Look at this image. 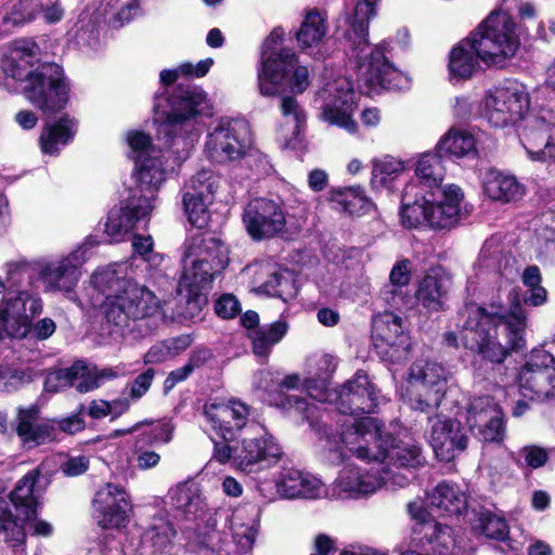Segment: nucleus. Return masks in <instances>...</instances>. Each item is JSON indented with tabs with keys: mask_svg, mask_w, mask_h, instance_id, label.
<instances>
[{
	"mask_svg": "<svg viewBox=\"0 0 555 555\" xmlns=\"http://www.w3.org/2000/svg\"><path fill=\"white\" fill-rule=\"evenodd\" d=\"M351 57L357 62V79L359 88L366 94L379 93L380 90L403 91L410 89V78L388 61L383 44H365L357 48L352 42H346Z\"/></svg>",
	"mask_w": 555,
	"mask_h": 555,
	"instance_id": "nucleus-9",
	"label": "nucleus"
},
{
	"mask_svg": "<svg viewBox=\"0 0 555 555\" xmlns=\"http://www.w3.org/2000/svg\"><path fill=\"white\" fill-rule=\"evenodd\" d=\"M281 120L278 126V138L285 146L297 140L301 132L307 115L298 101L289 95L281 99Z\"/></svg>",
	"mask_w": 555,
	"mask_h": 555,
	"instance_id": "nucleus-36",
	"label": "nucleus"
},
{
	"mask_svg": "<svg viewBox=\"0 0 555 555\" xmlns=\"http://www.w3.org/2000/svg\"><path fill=\"white\" fill-rule=\"evenodd\" d=\"M519 48L515 23L504 11L492 12L469 37L450 52L449 72L453 78H470L480 63L500 65Z\"/></svg>",
	"mask_w": 555,
	"mask_h": 555,
	"instance_id": "nucleus-6",
	"label": "nucleus"
},
{
	"mask_svg": "<svg viewBox=\"0 0 555 555\" xmlns=\"http://www.w3.org/2000/svg\"><path fill=\"white\" fill-rule=\"evenodd\" d=\"M436 150L456 158L469 157L476 154V140L467 130L453 127L440 138Z\"/></svg>",
	"mask_w": 555,
	"mask_h": 555,
	"instance_id": "nucleus-42",
	"label": "nucleus"
},
{
	"mask_svg": "<svg viewBox=\"0 0 555 555\" xmlns=\"http://www.w3.org/2000/svg\"><path fill=\"white\" fill-rule=\"evenodd\" d=\"M430 443L436 456L441 461H451L456 452L467 447V436L456 420L437 416L433 423Z\"/></svg>",
	"mask_w": 555,
	"mask_h": 555,
	"instance_id": "nucleus-27",
	"label": "nucleus"
},
{
	"mask_svg": "<svg viewBox=\"0 0 555 555\" xmlns=\"http://www.w3.org/2000/svg\"><path fill=\"white\" fill-rule=\"evenodd\" d=\"M247 270L254 273V291L257 294L287 300L284 288L289 286V281L279 273L274 263L259 262L247 267Z\"/></svg>",
	"mask_w": 555,
	"mask_h": 555,
	"instance_id": "nucleus-37",
	"label": "nucleus"
},
{
	"mask_svg": "<svg viewBox=\"0 0 555 555\" xmlns=\"http://www.w3.org/2000/svg\"><path fill=\"white\" fill-rule=\"evenodd\" d=\"M253 149L251 131L244 119H220L209 129L204 153L216 164H230L243 159Z\"/></svg>",
	"mask_w": 555,
	"mask_h": 555,
	"instance_id": "nucleus-11",
	"label": "nucleus"
},
{
	"mask_svg": "<svg viewBox=\"0 0 555 555\" xmlns=\"http://www.w3.org/2000/svg\"><path fill=\"white\" fill-rule=\"evenodd\" d=\"M446 389L443 367L433 361L417 360L402 384V397L413 410L429 412L440 405Z\"/></svg>",
	"mask_w": 555,
	"mask_h": 555,
	"instance_id": "nucleus-10",
	"label": "nucleus"
},
{
	"mask_svg": "<svg viewBox=\"0 0 555 555\" xmlns=\"http://www.w3.org/2000/svg\"><path fill=\"white\" fill-rule=\"evenodd\" d=\"M70 85L63 68L44 64L27 76L23 93L35 107L54 113L63 109L69 100Z\"/></svg>",
	"mask_w": 555,
	"mask_h": 555,
	"instance_id": "nucleus-13",
	"label": "nucleus"
},
{
	"mask_svg": "<svg viewBox=\"0 0 555 555\" xmlns=\"http://www.w3.org/2000/svg\"><path fill=\"white\" fill-rule=\"evenodd\" d=\"M548 451L538 446H526L518 452L517 464L519 467H529L537 469L546 464L548 461Z\"/></svg>",
	"mask_w": 555,
	"mask_h": 555,
	"instance_id": "nucleus-57",
	"label": "nucleus"
},
{
	"mask_svg": "<svg viewBox=\"0 0 555 555\" xmlns=\"http://www.w3.org/2000/svg\"><path fill=\"white\" fill-rule=\"evenodd\" d=\"M140 13L139 0H129L111 18L109 23L114 28H120L132 21Z\"/></svg>",
	"mask_w": 555,
	"mask_h": 555,
	"instance_id": "nucleus-64",
	"label": "nucleus"
},
{
	"mask_svg": "<svg viewBox=\"0 0 555 555\" xmlns=\"http://www.w3.org/2000/svg\"><path fill=\"white\" fill-rule=\"evenodd\" d=\"M125 263H112L99 268L90 279L87 292L90 305H100L101 312L108 324L118 330L128 327L132 322L150 319L160 309L157 296L146 286L126 278Z\"/></svg>",
	"mask_w": 555,
	"mask_h": 555,
	"instance_id": "nucleus-5",
	"label": "nucleus"
},
{
	"mask_svg": "<svg viewBox=\"0 0 555 555\" xmlns=\"http://www.w3.org/2000/svg\"><path fill=\"white\" fill-rule=\"evenodd\" d=\"M555 389V358L544 349H534L519 373V390L524 398L544 400Z\"/></svg>",
	"mask_w": 555,
	"mask_h": 555,
	"instance_id": "nucleus-21",
	"label": "nucleus"
},
{
	"mask_svg": "<svg viewBox=\"0 0 555 555\" xmlns=\"http://www.w3.org/2000/svg\"><path fill=\"white\" fill-rule=\"evenodd\" d=\"M15 430L25 449H34L55 438L54 426L40 418V410L36 404L18 408Z\"/></svg>",
	"mask_w": 555,
	"mask_h": 555,
	"instance_id": "nucleus-28",
	"label": "nucleus"
},
{
	"mask_svg": "<svg viewBox=\"0 0 555 555\" xmlns=\"http://www.w3.org/2000/svg\"><path fill=\"white\" fill-rule=\"evenodd\" d=\"M17 519L20 524L24 525V534L26 532H30L36 537H49L53 532V527L48 521L38 519L36 514L34 516L25 517V515H17Z\"/></svg>",
	"mask_w": 555,
	"mask_h": 555,
	"instance_id": "nucleus-63",
	"label": "nucleus"
},
{
	"mask_svg": "<svg viewBox=\"0 0 555 555\" xmlns=\"http://www.w3.org/2000/svg\"><path fill=\"white\" fill-rule=\"evenodd\" d=\"M282 498L320 500L327 499L328 486L319 477L296 468L283 469L280 474Z\"/></svg>",
	"mask_w": 555,
	"mask_h": 555,
	"instance_id": "nucleus-30",
	"label": "nucleus"
},
{
	"mask_svg": "<svg viewBox=\"0 0 555 555\" xmlns=\"http://www.w3.org/2000/svg\"><path fill=\"white\" fill-rule=\"evenodd\" d=\"M220 177L209 169H202L184 184L183 206L189 221L203 228L208 221V206L219 189Z\"/></svg>",
	"mask_w": 555,
	"mask_h": 555,
	"instance_id": "nucleus-22",
	"label": "nucleus"
},
{
	"mask_svg": "<svg viewBox=\"0 0 555 555\" xmlns=\"http://www.w3.org/2000/svg\"><path fill=\"white\" fill-rule=\"evenodd\" d=\"M154 209L149 203L142 204L135 195L128 198L125 206L113 208L105 222V233L112 241H119L132 230L138 222L145 220Z\"/></svg>",
	"mask_w": 555,
	"mask_h": 555,
	"instance_id": "nucleus-31",
	"label": "nucleus"
},
{
	"mask_svg": "<svg viewBox=\"0 0 555 555\" xmlns=\"http://www.w3.org/2000/svg\"><path fill=\"white\" fill-rule=\"evenodd\" d=\"M260 511L255 505L237 508L231 518L233 542L242 551H250L259 530Z\"/></svg>",
	"mask_w": 555,
	"mask_h": 555,
	"instance_id": "nucleus-35",
	"label": "nucleus"
},
{
	"mask_svg": "<svg viewBox=\"0 0 555 555\" xmlns=\"http://www.w3.org/2000/svg\"><path fill=\"white\" fill-rule=\"evenodd\" d=\"M175 535L172 524L162 516H155L142 533L141 540L153 553H163L171 545Z\"/></svg>",
	"mask_w": 555,
	"mask_h": 555,
	"instance_id": "nucleus-45",
	"label": "nucleus"
},
{
	"mask_svg": "<svg viewBox=\"0 0 555 555\" xmlns=\"http://www.w3.org/2000/svg\"><path fill=\"white\" fill-rule=\"evenodd\" d=\"M473 435L486 442H502L505 436L503 412L491 397L474 398L467 410Z\"/></svg>",
	"mask_w": 555,
	"mask_h": 555,
	"instance_id": "nucleus-25",
	"label": "nucleus"
},
{
	"mask_svg": "<svg viewBox=\"0 0 555 555\" xmlns=\"http://www.w3.org/2000/svg\"><path fill=\"white\" fill-rule=\"evenodd\" d=\"M314 102L320 109L321 120L350 134L358 131V124L353 119L357 108L356 93L349 78L337 76L327 79L317 92Z\"/></svg>",
	"mask_w": 555,
	"mask_h": 555,
	"instance_id": "nucleus-12",
	"label": "nucleus"
},
{
	"mask_svg": "<svg viewBox=\"0 0 555 555\" xmlns=\"http://www.w3.org/2000/svg\"><path fill=\"white\" fill-rule=\"evenodd\" d=\"M119 375L120 372L114 367L98 370L96 367L91 369L85 364V373L81 375L82 380L78 382L76 389L81 393L88 392L100 387L104 380L114 379Z\"/></svg>",
	"mask_w": 555,
	"mask_h": 555,
	"instance_id": "nucleus-54",
	"label": "nucleus"
},
{
	"mask_svg": "<svg viewBox=\"0 0 555 555\" xmlns=\"http://www.w3.org/2000/svg\"><path fill=\"white\" fill-rule=\"evenodd\" d=\"M83 373L85 362L82 361H77L69 367L50 372L44 380V389L48 392H57L67 387H76L78 382L82 380Z\"/></svg>",
	"mask_w": 555,
	"mask_h": 555,
	"instance_id": "nucleus-52",
	"label": "nucleus"
},
{
	"mask_svg": "<svg viewBox=\"0 0 555 555\" xmlns=\"http://www.w3.org/2000/svg\"><path fill=\"white\" fill-rule=\"evenodd\" d=\"M483 191L494 201L511 202L521 197L524 186L514 176L489 170L483 178Z\"/></svg>",
	"mask_w": 555,
	"mask_h": 555,
	"instance_id": "nucleus-41",
	"label": "nucleus"
},
{
	"mask_svg": "<svg viewBox=\"0 0 555 555\" xmlns=\"http://www.w3.org/2000/svg\"><path fill=\"white\" fill-rule=\"evenodd\" d=\"M44 0H15L0 10V30L11 31L13 28L31 23L41 12Z\"/></svg>",
	"mask_w": 555,
	"mask_h": 555,
	"instance_id": "nucleus-38",
	"label": "nucleus"
},
{
	"mask_svg": "<svg viewBox=\"0 0 555 555\" xmlns=\"http://www.w3.org/2000/svg\"><path fill=\"white\" fill-rule=\"evenodd\" d=\"M31 276L30 268L25 263H10L7 269V293L16 296L18 292H24L21 286Z\"/></svg>",
	"mask_w": 555,
	"mask_h": 555,
	"instance_id": "nucleus-58",
	"label": "nucleus"
},
{
	"mask_svg": "<svg viewBox=\"0 0 555 555\" xmlns=\"http://www.w3.org/2000/svg\"><path fill=\"white\" fill-rule=\"evenodd\" d=\"M286 406L295 409L297 412L302 413L304 417L313 425L314 421L319 417V406L313 402H308L306 399L298 396H288L286 398Z\"/></svg>",
	"mask_w": 555,
	"mask_h": 555,
	"instance_id": "nucleus-61",
	"label": "nucleus"
},
{
	"mask_svg": "<svg viewBox=\"0 0 555 555\" xmlns=\"http://www.w3.org/2000/svg\"><path fill=\"white\" fill-rule=\"evenodd\" d=\"M37 477V470L28 472L11 492L10 501L16 515H25L27 518L37 514V498L34 491Z\"/></svg>",
	"mask_w": 555,
	"mask_h": 555,
	"instance_id": "nucleus-43",
	"label": "nucleus"
},
{
	"mask_svg": "<svg viewBox=\"0 0 555 555\" xmlns=\"http://www.w3.org/2000/svg\"><path fill=\"white\" fill-rule=\"evenodd\" d=\"M332 461L347 457L344 449L361 460L379 462V467L367 468L354 464L345 465L335 480L328 485L331 501L360 500L375 493L384 486L404 487L409 477L400 469L415 468L424 464L421 449L411 439L398 440L386 433L379 421L366 417L353 422L338 436L323 425Z\"/></svg>",
	"mask_w": 555,
	"mask_h": 555,
	"instance_id": "nucleus-1",
	"label": "nucleus"
},
{
	"mask_svg": "<svg viewBox=\"0 0 555 555\" xmlns=\"http://www.w3.org/2000/svg\"><path fill=\"white\" fill-rule=\"evenodd\" d=\"M377 2L378 0H357L351 8L346 7L344 31L346 42H352L357 48L365 44L370 21L376 15Z\"/></svg>",
	"mask_w": 555,
	"mask_h": 555,
	"instance_id": "nucleus-32",
	"label": "nucleus"
},
{
	"mask_svg": "<svg viewBox=\"0 0 555 555\" xmlns=\"http://www.w3.org/2000/svg\"><path fill=\"white\" fill-rule=\"evenodd\" d=\"M460 339L463 346L483 359L501 363L511 351L525 346L526 317L521 309L506 310L467 304L460 312Z\"/></svg>",
	"mask_w": 555,
	"mask_h": 555,
	"instance_id": "nucleus-4",
	"label": "nucleus"
},
{
	"mask_svg": "<svg viewBox=\"0 0 555 555\" xmlns=\"http://www.w3.org/2000/svg\"><path fill=\"white\" fill-rule=\"evenodd\" d=\"M373 336L380 353L391 362L404 359L409 352L410 339L401 317L385 311L372 320Z\"/></svg>",
	"mask_w": 555,
	"mask_h": 555,
	"instance_id": "nucleus-23",
	"label": "nucleus"
},
{
	"mask_svg": "<svg viewBox=\"0 0 555 555\" xmlns=\"http://www.w3.org/2000/svg\"><path fill=\"white\" fill-rule=\"evenodd\" d=\"M126 141L129 146V157L135 163L154 155L169 154L168 149L162 142V147L156 149L152 144L151 137L140 130H130L126 133Z\"/></svg>",
	"mask_w": 555,
	"mask_h": 555,
	"instance_id": "nucleus-51",
	"label": "nucleus"
},
{
	"mask_svg": "<svg viewBox=\"0 0 555 555\" xmlns=\"http://www.w3.org/2000/svg\"><path fill=\"white\" fill-rule=\"evenodd\" d=\"M204 416L211 430L224 441L233 440L249 425V408L238 400L208 401L204 405Z\"/></svg>",
	"mask_w": 555,
	"mask_h": 555,
	"instance_id": "nucleus-24",
	"label": "nucleus"
},
{
	"mask_svg": "<svg viewBox=\"0 0 555 555\" xmlns=\"http://www.w3.org/2000/svg\"><path fill=\"white\" fill-rule=\"evenodd\" d=\"M2 532L13 542V546L25 542L24 525L18 522L17 515L4 502H0V533Z\"/></svg>",
	"mask_w": 555,
	"mask_h": 555,
	"instance_id": "nucleus-53",
	"label": "nucleus"
},
{
	"mask_svg": "<svg viewBox=\"0 0 555 555\" xmlns=\"http://www.w3.org/2000/svg\"><path fill=\"white\" fill-rule=\"evenodd\" d=\"M433 512L440 516H457L467 508L466 493L453 482H440L427 493Z\"/></svg>",
	"mask_w": 555,
	"mask_h": 555,
	"instance_id": "nucleus-33",
	"label": "nucleus"
},
{
	"mask_svg": "<svg viewBox=\"0 0 555 555\" xmlns=\"http://www.w3.org/2000/svg\"><path fill=\"white\" fill-rule=\"evenodd\" d=\"M328 402L334 403L341 414H349L341 425V431H345L353 422L363 420V417H356L358 413L370 414L375 412L378 405V397L369 376L359 371L339 390L333 391L332 401ZM366 417L364 416V418Z\"/></svg>",
	"mask_w": 555,
	"mask_h": 555,
	"instance_id": "nucleus-19",
	"label": "nucleus"
},
{
	"mask_svg": "<svg viewBox=\"0 0 555 555\" xmlns=\"http://www.w3.org/2000/svg\"><path fill=\"white\" fill-rule=\"evenodd\" d=\"M230 545L227 534L218 530L210 531L203 541V546L215 555H233Z\"/></svg>",
	"mask_w": 555,
	"mask_h": 555,
	"instance_id": "nucleus-60",
	"label": "nucleus"
},
{
	"mask_svg": "<svg viewBox=\"0 0 555 555\" xmlns=\"http://www.w3.org/2000/svg\"><path fill=\"white\" fill-rule=\"evenodd\" d=\"M92 245L93 243L90 240H86L70 254L41 263L38 276L44 291L48 293L72 294L82 275L81 268Z\"/></svg>",
	"mask_w": 555,
	"mask_h": 555,
	"instance_id": "nucleus-17",
	"label": "nucleus"
},
{
	"mask_svg": "<svg viewBox=\"0 0 555 555\" xmlns=\"http://www.w3.org/2000/svg\"><path fill=\"white\" fill-rule=\"evenodd\" d=\"M315 377L305 379V390L310 399L320 403L332 401L333 391L328 388L330 379L337 367V359L332 354H323L315 361Z\"/></svg>",
	"mask_w": 555,
	"mask_h": 555,
	"instance_id": "nucleus-39",
	"label": "nucleus"
},
{
	"mask_svg": "<svg viewBox=\"0 0 555 555\" xmlns=\"http://www.w3.org/2000/svg\"><path fill=\"white\" fill-rule=\"evenodd\" d=\"M42 311L41 299L29 292L11 293L0 302V340L22 339L29 335L31 320Z\"/></svg>",
	"mask_w": 555,
	"mask_h": 555,
	"instance_id": "nucleus-18",
	"label": "nucleus"
},
{
	"mask_svg": "<svg viewBox=\"0 0 555 555\" xmlns=\"http://www.w3.org/2000/svg\"><path fill=\"white\" fill-rule=\"evenodd\" d=\"M247 430L249 435L245 436L235 448L234 468L253 474L279 463L283 452L275 438L263 426L256 423H250Z\"/></svg>",
	"mask_w": 555,
	"mask_h": 555,
	"instance_id": "nucleus-15",
	"label": "nucleus"
},
{
	"mask_svg": "<svg viewBox=\"0 0 555 555\" xmlns=\"http://www.w3.org/2000/svg\"><path fill=\"white\" fill-rule=\"evenodd\" d=\"M335 202L343 211L350 216H362L369 214L374 208V204L360 186H351L338 191L335 195Z\"/></svg>",
	"mask_w": 555,
	"mask_h": 555,
	"instance_id": "nucleus-49",
	"label": "nucleus"
},
{
	"mask_svg": "<svg viewBox=\"0 0 555 555\" xmlns=\"http://www.w3.org/2000/svg\"><path fill=\"white\" fill-rule=\"evenodd\" d=\"M30 382V375L24 371L0 363V392H11Z\"/></svg>",
	"mask_w": 555,
	"mask_h": 555,
	"instance_id": "nucleus-56",
	"label": "nucleus"
},
{
	"mask_svg": "<svg viewBox=\"0 0 555 555\" xmlns=\"http://www.w3.org/2000/svg\"><path fill=\"white\" fill-rule=\"evenodd\" d=\"M477 534L495 541H505L509 535V526L504 516L491 511H482L473 524Z\"/></svg>",
	"mask_w": 555,
	"mask_h": 555,
	"instance_id": "nucleus-47",
	"label": "nucleus"
},
{
	"mask_svg": "<svg viewBox=\"0 0 555 555\" xmlns=\"http://www.w3.org/2000/svg\"><path fill=\"white\" fill-rule=\"evenodd\" d=\"M502 253L494 240L486 241L479 255V262L482 267L496 270L500 268Z\"/></svg>",
	"mask_w": 555,
	"mask_h": 555,
	"instance_id": "nucleus-62",
	"label": "nucleus"
},
{
	"mask_svg": "<svg viewBox=\"0 0 555 555\" xmlns=\"http://www.w3.org/2000/svg\"><path fill=\"white\" fill-rule=\"evenodd\" d=\"M214 309L218 317L233 319L241 312V304L234 295L222 294L216 299Z\"/></svg>",
	"mask_w": 555,
	"mask_h": 555,
	"instance_id": "nucleus-59",
	"label": "nucleus"
},
{
	"mask_svg": "<svg viewBox=\"0 0 555 555\" xmlns=\"http://www.w3.org/2000/svg\"><path fill=\"white\" fill-rule=\"evenodd\" d=\"M93 518L102 528H120L128 521L129 495L119 486L106 483L93 499Z\"/></svg>",
	"mask_w": 555,
	"mask_h": 555,
	"instance_id": "nucleus-26",
	"label": "nucleus"
},
{
	"mask_svg": "<svg viewBox=\"0 0 555 555\" xmlns=\"http://www.w3.org/2000/svg\"><path fill=\"white\" fill-rule=\"evenodd\" d=\"M282 43L280 29L272 30L262 43L257 81L263 96H275L287 89L301 93L310 85L308 68L299 65L295 53Z\"/></svg>",
	"mask_w": 555,
	"mask_h": 555,
	"instance_id": "nucleus-8",
	"label": "nucleus"
},
{
	"mask_svg": "<svg viewBox=\"0 0 555 555\" xmlns=\"http://www.w3.org/2000/svg\"><path fill=\"white\" fill-rule=\"evenodd\" d=\"M287 214L280 198L257 197L244 208L242 220L255 241L271 238L285 230Z\"/></svg>",
	"mask_w": 555,
	"mask_h": 555,
	"instance_id": "nucleus-20",
	"label": "nucleus"
},
{
	"mask_svg": "<svg viewBox=\"0 0 555 555\" xmlns=\"http://www.w3.org/2000/svg\"><path fill=\"white\" fill-rule=\"evenodd\" d=\"M144 425L151 426V429L141 434L138 438L144 444H154V443H168L172 439V434L175 430V425L171 421L165 420L159 422L153 421H144Z\"/></svg>",
	"mask_w": 555,
	"mask_h": 555,
	"instance_id": "nucleus-55",
	"label": "nucleus"
},
{
	"mask_svg": "<svg viewBox=\"0 0 555 555\" xmlns=\"http://www.w3.org/2000/svg\"><path fill=\"white\" fill-rule=\"evenodd\" d=\"M520 142L532 162L555 163V113L540 107L530 113L519 130Z\"/></svg>",
	"mask_w": 555,
	"mask_h": 555,
	"instance_id": "nucleus-16",
	"label": "nucleus"
},
{
	"mask_svg": "<svg viewBox=\"0 0 555 555\" xmlns=\"http://www.w3.org/2000/svg\"><path fill=\"white\" fill-rule=\"evenodd\" d=\"M288 325L285 321H276L248 332L253 344V351L257 357L267 358L274 345L286 335Z\"/></svg>",
	"mask_w": 555,
	"mask_h": 555,
	"instance_id": "nucleus-44",
	"label": "nucleus"
},
{
	"mask_svg": "<svg viewBox=\"0 0 555 555\" xmlns=\"http://www.w3.org/2000/svg\"><path fill=\"white\" fill-rule=\"evenodd\" d=\"M227 246L214 236L195 234L182 246V274L178 292L189 309V317H197L207 304L206 293L212 282L229 264Z\"/></svg>",
	"mask_w": 555,
	"mask_h": 555,
	"instance_id": "nucleus-7",
	"label": "nucleus"
},
{
	"mask_svg": "<svg viewBox=\"0 0 555 555\" xmlns=\"http://www.w3.org/2000/svg\"><path fill=\"white\" fill-rule=\"evenodd\" d=\"M529 106L527 87L518 80L507 79L488 90L483 101V115L493 127H505L518 120L525 124L530 115L525 116Z\"/></svg>",
	"mask_w": 555,
	"mask_h": 555,
	"instance_id": "nucleus-14",
	"label": "nucleus"
},
{
	"mask_svg": "<svg viewBox=\"0 0 555 555\" xmlns=\"http://www.w3.org/2000/svg\"><path fill=\"white\" fill-rule=\"evenodd\" d=\"M325 16L317 11L309 12L300 29L297 31V40L302 49L318 47L326 34Z\"/></svg>",
	"mask_w": 555,
	"mask_h": 555,
	"instance_id": "nucleus-50",
	"label": "nucleus"
},
{
	"mask_svg": "<svg viewBox=\"0 0 555 555\" xmlns=\"http://www.w3.org/2000/svg\"><path fill=\"white\" fill-rule=\"evenodd\" d=\"M77 131V121L63 116L57 121L47 125L40 135V145L44 154L55 155L60 147L73 141Z\"/></svg>",
	"mask_w": 555,
	"mask_h": 555,
	"instance_id": "nucleus-40",
	"label": "nucleus"
},
{
	"mask_svg": "<svg viewBox=\"0 0 555 555\" xmlns=\"http://www.w3.org/2000/svg\"><path fill=\"white\" fill-rule=\"evenodd\" d=\"M408 512L411 518L416 521V526L413 529L414 533L423 535L421 544H423V539H425L428 544L447 545V540L451 538V528L431 517L422 500L417 499L410 502L408 504Z\"/></svg>",
	"mask_w": 555,
	"mask_h": 555,
	"instance_id": "nucleus-34",
	"label": "nucleus"
},
{
	"mask_svg": "<svg viewBox=\"0 0 555 555\" xmlns=\"http://www.w3.org/2000/svg\"><path fill=\"white\" fill-rule=\"evenodd\" d=\"M447 295L444 280L436 275L427 274L418 284L415 297L420 305L429 311H438L442 308Z\"/></svg>",
	"mask_w": 555,
	"mask_h": 555,
	"instance_id": "nucleus-46",
	"label": "nucleus"
},
{
	"mask_svg": "<svg viewBox=\"0 0 555 555\" xmlns=\"http://www.w3.org/2000/svg\"><path fill=\"white\" fill-rule=\"evenodd\" d=\"M406 170L405 163L390 155L374 159L372 163V185L390 188V184Z\"/></svg>",
	"mask_w": 555,
	"mask_h": 555,
	"instance_id": "nucleus-48",
	"label": "nucleus"
},
{
	"mask_svg": "<svg viewBox=\"0 0 555 555\" xmlns=\"http://www.w3.org/2000/svg\"><path fill=\"white\" fill-rule=\"evenodd\" d=\"M167 496L176 519L193 521L205 512L206 502L202 489L193 480L179 482L171 487Z\"/></svg>",
	"mask_w": 555,
	"mask_h": 555,
	"instance_id": "nucleus-29",
	"label": "nucleus"
},
{
	"mask_svg": "<svg viewBox=\"0 0 555 555\" xmlns=\"http://www.w3.org/2000/svg\"><path fill=\"white\" fill-rule=\"evenodd\" d=\"M154 111L157 138L164 141L169 154L150 155L135 163L132 194L140 203L153 206L168 173L189 157L198 137L197 116L209 114V102L201 89L179 85L164 94H156Z\"/></svg>",
	"mask_w": 555,
	"mask_h": 555,
	"instance_id": "nucleus-2",
	"label": "nucleus"
},
{
	"mask_svg": "<svg viewBox=\"0 0 555 555\" xmlns=\"http://www.w3.org/2000/svg\"><path fill=\"white\" fill-rule=\"evenodd\" d=\"M415 175L423 188L405 186L401 198V221L406 228L449 230L463 217L464 193L456 184L441 185L446 167L441 153L427 152L417 160Z\"/></svg>",
	"mask_w": 555,
	"mask_h": 555,
	"instance_id": "nucleus-3",
	"label": "nucleus"
}]
</instances>
